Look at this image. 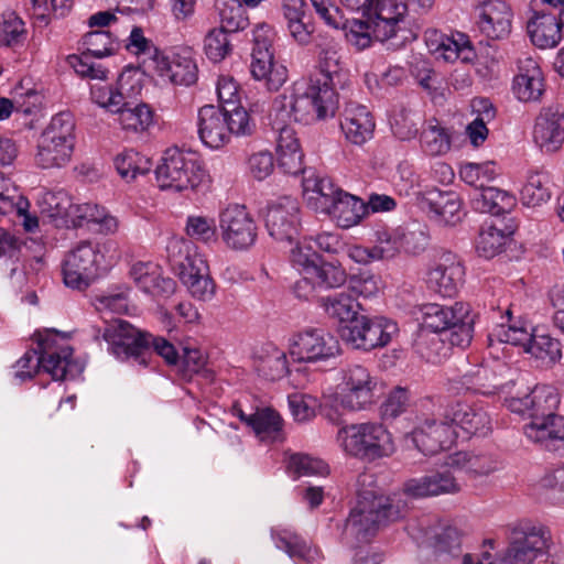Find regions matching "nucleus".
Wrapping results in <instances>:
<instances>
[{
    "label": "nucleus",
    "mask_w": 564,
    "mask_h": 564,
    "mask_svg": "<svg viewBox=\"0 0 564 564\" xmlns=\"http://www.w3.org/2000/svg\"><path fill=\"white\" fill-rule=\"evenodd\" d=\"M405 506L387 497L371 473H362L356 481V503L346 520L343 539L351 547L367 544L377 532L404 516Z\"/></svg>",
    "instance_id": "1"
},
{
    "label": "nucleus",
    "mask_w": 564,
    "mask_h": 564,
    "mask_svg": "<svg viewBox=\"0 0 564 564\" xmlns=\"http://www.w3.org/2000/svg\"><path fill=\"white\" fill-rule=\"evenodd\" d=\"M506 404L511 412L530 416L523 426L530 441L564 455V417L556 414L560 393L555 387L536 384L529 393L507 399Z\"/></svg>",
    "instance_id": "2"
},
{
    "label": "nucleus",
    "mask_w": 564,
    "mask_h": 564,
    "mask_svg": "<svg viewBox=\"0 0 564 564\" xmlns=\"http://www.w3.org/2000/svg\"><path fill=\"white\" fill-rule=\"evenodd\" d=\"M339 105L337 91L317 79L296 82L276 96L272 104V124H290L292 121L305 124L326 120L335 116Z\"/></svg>",
    "instance_id": "3"
},
{
    "label": "nucleus",
    "mask_w": 564,
    "mask_h": 564,
    "mask_svg": "<svg viewBox=\"0 0 564 564\" xmlns=\"http://www.w3.org/2000/svg\"><path fill=\"white\" fill-rule=\"evenodd\" d=\"M72 356L73 348L57 333L39 334L37 348L28 350L17 361L15 377L24 381L42 369L54 380L74 378L83 371V367Z\"/></svg>",
    "instance_id": "4"
},
{
    "label": "nucleus",
    "mask_w": 564,
    "mask_h": 564,
    "mask_svg": "<svg viewBox=\"0 0 564 564\" xmlns=\"http://www.w3.org/2000/svg\"><path fill=\"white\" fill-rule=\"evenodd\" d=\"M119 259L115 241L83 240L67 251L62 261L63 282L67 288L84 291Z\"/></svg>",
    "instance_id": "5"
},
{
    "label": "nucleus",
    "mask_w": 564,
    "mask_h": 564,
    "mask_svg": "<svg viewBox=\"0 0 564 564\" xmlns=\"http://www.w3.org/2000/svg\"><path fill=\"white\" fill-rule=\"evenodd\" d=\"M155 177L161 189L183 192L197 188L207 172L196 152L172 147L163 152Z\"/></svg>",
    "instance_id": "6"
},
{
    "label": "nucleus",
    "mask_w": 564,
    "mask_h": 564,
    "mask_svg": "<svg viewBox=\"0 0 564 564\" xmlns=\"http://www.w3.org/2000/svg\"><path fill=\"white\" fill-rule=\"evenodd\" d=\"M336 392L327 399L325 410L329 406L337 412L343 409L358 412L375 403L378 391V378L361 365H348L339 372Z\"/></svg>",
    "instance_id": "7"
},
{
    "label": "nucleus",
    "mask_w": 564,
    "mask_h": 564,
    "mask_svg": "<svg viewBox=\"0 0 564 564\" xmlns=\"http://www.w3.org/2000/svg\"><path fill=\"white\" fill-rule=\"evenodd\" d=\"M167 252L191 295L198 301H210L216 293V284L209 274L207 261L196 252L194 245L185 239H172Z\"/></svg>",
    "instance_id": "8"
},
{
    "label": "nucleus",
    "mask_w": 564,
    "mask_h": 564,
    "mask_svg": "<svg viewBox=\"0 0 564 564\" xmlns=\"http://www.w3.org/2000/svg\"><path fill=\"white\" fill-rule=\"evenodd\" d=\"M337 442L348 455L367 460L388 457L394 451L390 432L379 422L343 426L337 432Z\"/></svg>",
    "instance_id": "9"
},
{
    "label": "nucleus",
    "mask_w": 564,
    "mask_h": 564,
    "mask_svg": "<svg viewBox=\"0 0 564 564\" xmlns=\"http://www.w3.org/2000/svg\"><path fill=\"white\" fill-rule=\"evenodd\" d=\"M340 352L338 339L324 328L305 327L289 338V354L295 362L327 361Z\"/></svg>",
    "instance_id": "10"
},
{
    "label": "nucleus",
    "mask_w": 564,
    "mask_h": 564,
    "mask_svg": "<svg viewBox=\"0 0 564 564\" xmlns=\"http://www.w3.org/2000/svg\"><path fill=\"white\" fill-rule=\"evenodd\" d=\"M102 338L108 344V351L119 360H133L147 366L150 357V337L123 319L108 324Z\"/></svg>",
    "instance_id": "11"
},
{
    "label": "nucleus",
    "mask_w": 564,
    "mask_h": 564,
    "mask_svg": "<svg viewBox=\"0 0 564 564\" xmlns=\"http://www.w3.org/2000/svg\"><path fill=\"white\" fill-rule=\"evenodd\" d=\"M398 332L394 322L386 317L358 315L340 330L343 340L355 349L369 351L388 345Z\"/></svg>",
    "instance_id": "12"
},
{
    "label": "nucleus",
    "mask_w": 564,
    "mask_h": 564,
    "mask_svg": "<svg viewBox=\"0 0 564 564\" xmlns=\"http://www.w3.org/2000/svg\"><path fill=\"white\" fill-rule=\"evenodd\" d=\"M268 25L257 29L253 36L250 72L256 80H262L270 91L279 90L288 79V69L274 61L271 43L267 36Z\"/></svg>",
    "instance_id": "13"
},
{
    "label": "nucleus",
    "mask_w": 564,
    "mask_h": 564,
    "mask_svg": "<svg viewBox=\"0 0 564 564\" xmlns=\"http://www.w3.org/2000/svg\"><path fill=\"white\" fill-rule=\"evenodd\" d=\"M551 532L544 525H529L513 532L498 564H530L550 547Z\"/></svg>",
    "instance_id": "14"
},
{
    "label": "nucleus",
    "mask_w": 564,
    "mask_h": 564,
    "mask_svg": "<svg viewBox=\"0 0 564 564\" xmlns=\"http://www.w3.org/2000/svg\"><path fill=\"white\" fill-rule=\"evenodd\" d=\"M219 229L225 245L232 250H247L254 245L258 227L242 205L234 204L219 214Z\"/></svg>",
    "instance_id": "15"
},
{
    "label": "nucleus",
    "mask_w": 564,
    "mask_h": 564,
    "mask_svg": "<svg viewBox=\"0 0 564 564\" xmlns=\"http://www.w3.org/2000/svg\"><path fill=\"white\" fill-rule=\"evenodd\" d=\"M372 252L375 260H390L401 253L417 254L427 245L423 231H412L403 227L380 228L375 231Z\"/></svg>",
    "instance_id": "16"
},
{
    "label": "nucleus",
    "mask_w": 564,
    "mask_h": 564,
    "mask_svg": "<svg viewBox=\"0 0 564 564\" xmlns=\"http://www.w3.org/2000/svg\"><path fill=\"white\" fill-rule=\"evenodd\" d=\"M264 225L275 240L294 241L301 226L299 202L290 196L270 202L264 213Z\"/></svg>",
    "instance_id": "17"
},
{
    "label": "nucleus",
    "mask_w": 564,
    "mask_h": 564,
    "mask_svg": "<svg viewBox=\"0 0 564 564\" xmlns=\"http://www.w3.org/2000/svg\"><path fill=\"white\" fill-rule=\"evenodd\" d=\"M458 437V432L448 424L441 414V419H425L406 436L408 440L424 455H434L440 451L449 448Z\"/></svg>",
    "instance_id": "18"
},
{
    "label": "nucleus",
    "mask_w": 564,
    "mask_h": 564,
    "mask_svg": "<svg viewBox=\"0 0 564 564\" xmlns=\"http://www.w3.org/2000/svg\"><path fill=\"white\" fill-rule=\"evenodd\" d=\"M444 417L463 438L486 436L491 430V420L487 411L465 401L451 403L444 410Z\"/></svg>",
    "instance_id": "19"
},
{
    "label": "nucleus",
    "mask_w": 564,
    "mask_h": 564,
    "mask_svg": "<svg viewBox=\"0 0 564 564\" xmlns=\"http://www.w3.org/2000/svg\"><path fill=\"white\" fill-rule=\"evenodd\" d=\"M469 305L456 302L452 306L437 303L424 304L421 307L422 323L417 335V345L422 349L429 339V330L432 333L446 334L447 329L457 323L459 318L467 315Z\"/></svg>",
    "instance_id": "20"
},
{
    "label": "nucleus",
    "mask_w": 564,
    "mask_h": 564,
    "mask_svg": "<svg viewBox=\"0 0 564 564\" xmlns=\"http://www.w3.org/2000/svg\"><path fill=\"white\" fill-rule=\"evenodd\" d=\"M477 25L491 40H502L511 32L512 11L503 0H485L476 7Z\"/></svg>",
    "instance_id": "21"
},
{
    "label": "nucleus",
    "mask_w": 564,
    "mask_h": 564,
    "mask_svg": "<svg viewBox=\"0 0 564 564\" xmlns=\"http://www.w3.org/2000/svg\"><path fill=\"white\" fill-rule=\"evenodd\" d=\"M465 270L456 258L448 253L429 270L426 283L429 289L443 297H453L464 282Z\"/></svg>",
    "instance_id": "22"
},
{
    "label": "nucleus",
    "mask_w": 564,
    "mask_h": 564,
    "mask_svg": "<svg viewBox=\"0 0 564 564\" xmlns=\"http://www.w3.org/2000/svg\"><path fill=\"white\" fill-rule=\"evenodd\" d=\"M339 43L333 37H323L317 44L316 73L310 79H317L336 91L344 84L345 73L340 63Z\"/></svg>",
    "instance_id": "23"
},
{
    "label": "nucleus",
    "mask_w": 564,
    "mask_h": 564,
    "mask_svg": "<svg viewBox=\"0 0 564 564\" xmlns=\"http://www.w3.org/2000/svg\"><path fill=\"white\" fill-rule=\"evenodd\" d=\"M149 70L173 85L191 86L197 80V66L194 59L180 54L169 57L162 52L149 63Z\"/></svg>",
    "instance_id": "24"
},
{
    "label": "nucleus",
    "mask_w": 564,
    "mask_h": 564,
    "mask_svg": "<svg viewBox=\"0 0 564 564\" xmlns=\"http://www.w3.org/2000/svg\"><path fill=\"white\" fill-rule=\"evenodd\" d=\"M532 137L542 152L552 153L564 143V112L543 109L535 119Z\"/></svg>",
    "instance_id": "25"
},
{
    "label": "nucleus",
    "mask_w": 564,
    "mask_h": 564,
    "mask_svg": "<svg viewBox=\"0 0 564 564\" xmlns=\"http://www.w3.org/2000/svg\"><path fill=\"white\" fill-rule=\"evenodd\" d=\"M197 132L200 141L210 149H219L229 142V128L223 108L206 105L198 110Z\"/></svg>",
    "instance_id": "26"
},
{
    "label": "nucleus",
    "mask_w": 564,
    "mask_h": 564,
    "mask_svg": "<svg viewBox=\"0 0 564 564\" xmlns=\"http://www.w3.org/2000/svg\"><path fill=\"white\" fill-rule=\"evenodd\" d=\"M272 128L278 132L276 154L279 169L290 175L305 173L303 166L304 154L295 130L290 124H280L279 122L273 123Z\"/></svg>",
    "instance_id": "27"
},
{
    "label": "nucleus",
    "mask_w": 564,
    "mask_h": 564,
    "mask_svg": "<svg viewBox=\"0 0 564 564\" xmlns=\"http://www.w3.org/2000/svg\"><path fill=\"white\" fill-rule=\"evenodd\" d=\"M403 490L408 496L414 498H426L456 494L460 490V487L452 473L449 470H444L409 479L404 482Z\"/></svg>",
    "instance_id": "28"
},
{
    "label": "nucleus",
    "mask_w": 564,
    "mask_h": 564,
    "mask_svg": "<svg viewBox=\"0 0 564 564\" xmlns=\"http://www.w3.org/2000/svg\"><path fill=\"white\" fill-rule=\"evenodd\" d=\"M340 127L350 143L361 145L371 139L375 120L366 106L349 102L345 108Z\"/></svg>",
    "instance_id": "29"
},
{
    "label": "nucleus",
    "mask_w": 564,
    "mask_h": 564,
    "mask_svg": "<svg viewBox=\"0 0 564 564\" xmlns=\"http://www.w3.org/2000/svg\"><path fill=\"white\" fill-rule=\"evenodd\" d=\"M129 274L135 285L144 293L169 295L175 290V281L162 276L161 268L154 262H135L131 265Z\"/></svg>",
    "instance_id": "30"
},
{
    "label": "nucleus",
    "mask_w": 564,
    "mask_h": 564,
    "mask_svg": "<svg viewBox=\"0 0 564 564\" xmlns=\"http://www.w3.org/2000/svg\"><path fill=\"white\" fill-rule=\"evenodd\" d=\"M424 202L437 223L455 226L462 220V202L455 192L432 189L425 194Z\"/></svg>",
    "instance_id": "31"
},
{
    "label": "nucleus",
    "mask_w": 564,
    "mask_h": 564,
    "mask_svg": "<svg viewBox=\"0 0 564 564\" xmlns=\"http://www.w3.org/2000/svg\"><path fill=\"white\" fill-rule=\"evenodd\" d=\"M372 8L375 9L372 17L379 24L378 36L393 37L406 17L408 2L405 0H373Z\"/></svg>",
    "instance_id": "32"
},
{
    "label": "nucleus",
    "mask_w": 564,
    "mask_h": 564,
    "mask_svg": "<svg viewBox=\"0 0 564 564\" xmlns=\"http://www.w3.org/2000/svg\"><path fill=\"white\" fill-rule=\"evenodd\" d=\"M513 91L521 101L539 100L544 91L542 70L532 58L520 62L519 74L513 80Z\"/></svg>",
    "instance_id": "33"
},
{
    "label": "nucleus",
    "mask_w": 564,
    "mask_h": 564,
    "mask_svg": "<svg viewBox=\"0 0 564 564\" xmlns=\"http://www.w3.org/2000/svg\"><path fill=\"white\" fill-rule=\"evenodd\" d=\"M253 365L259 376L272 381L289 372L286 354L272 343H267L254 351Z\"/></svg>",
    "instance_id": "34"
},
{
    "label": "nucleus",
    "mask_w": 564,
    "mask_h": 564,
    "mask_svg": "<svg viewBox=\"0 0 564 564\" xmlns=\"http://www.w3.org/2000/svg\"><path fill=\"white\" fill-rule=\"evenodd\" d=\"M271 536L275 546L295 561L313 562L318 557V551L290 528H273Z\"/></svg>",
    "instance_id": "35"
},
{
    "label": "nucleus",
    "mask_w": 564,
    "mask_h": 564,
    "mask_svg": "<svg viewBox=\"0 0 564 564\" xmlns=\"http://www.w3.org/2000/svg\"><path fill=\"white\" fill-rule=\"evenodd\" d=\"M324 213L332 216L339 227L350 228L366 216L367 206L360 198L344 192Z\"/></svg>",
    "instance_id": "36"
},
{
    "label": "nucleus",
    "mask_w": 564,
    "mask_h": 564,
    "mask_svg": "<svg viewBox=\"0 0 564 564\" xmlns=\"http://www.w3.org/2000/svg\"><path fill=\"white\" fill-rule=\"evenodd\" d=\"M527 29L532 43L540 48L555 47L562 40L557 18L553 14L535 13Z\"/></svg>",
    "instance_id": "37"
},
{
    "label": "nucleus",
    "mask_w": 564,
    "mask_h": 564,
    "mask_svg": "<svg viewBox=\"0 0 564 564\" xmlns=\"http://www.w3.org/2000/svg\"><path fill=\"white\" fill-rule=\"evenodd\" d=\"M378 25L370 12L366 13L365 17L362 15V18L348 20L345 24L343 23L341 26L346 29L348 43L356 47V50L362 51L370 47L375 40L384 42L390 39L378 36Z\"/></svg>",
    "instance_id": "38"
},
{
    "label": "nucleus",
    "mask_w": 564,
    "mask_h": 564,
    "mask_svg": "<svg viewBox=\"0 0 564 564\" xmlns=\"http://www.w3.org/2000/svg\"><path fill=\"white\" fill-rule=\"evenodd\" d=\"M421 149L430 156L446 154L452 147V131L436 119L429 120L422 128Z\"/></svg>",
    "instance_id": "39"
},
{
    "label": "nucleus",
    "mask_w": 564,
    "mask_h": 564,
    "mask_svg": "<svg viewBox=\"0 0 564 564\" xmlns=\"http://www.w3.org/2000/svg\"><path fill=\"white\" fill-rule=\"evenodd\" d=\"M446 466L471 477L487 476L498 469V463L491 456L469 452L454 453L447 458Z\"/></svg>",
    "instance_id": "40"
},
{
    "label": "nucleus",
    "mask_w": 564,
    "mask_h": 564,
    "mask_svg": "<svg viewBox=\"0 0 564 564\" xmlns=\"http://www.w3.org/2000/svg\"><path fill=\"white\" fill-rule=\"evenodd\" d=\"M302 184L307 200L310 203L315 200L316 209H321L323 213L344 193L328 177L304 176Z\"/></svg>",
    "instance_id": "41"
},
{
    "label": "nucleus",
    "mask_w": 564,
    "mask_h": 564,
    "mask_svg": "<svg viewBox=\"0 0 564 564\" xmlns=\"http://www.w3.org/2000/svg\"><path fill=\"white\" fill-rule=\"evenodd\" d=\"M514 204V197L497 187L487 186L475 191L471 206L476 212L500 215L508 212Z\"/></svg>",
    "instance_id": "42"
},
{
    "label": "nucleus",
    "mask_w": 564,
    "mask_h": 564,
    "mask_svg": "<svg viewBox=\"0 0 564 564\" xmlns=\"http://www.w3.org/2000/svg\"><path fill=\"white\" fill-rule=\"evenodd\" d=\"M506 315L507 324L501 323L492 330L489 335L490 341L496 339L499 343L521 346L527 352V348H529L534 336L533 327L525 322L512 323L511 311L509 308L506 311Z\"/></svg>",
    "instance_id": "43"
},
{
    "label": "nucleus",
    "mask_w": 564,
    "mask_h": 564,
    "mask_svg": "<svg viewBox=\"0 0 564 564\" xmlns=\"http://www.w3.org/2000/svg\"><path fill=\"white\" fill-rule=\"evenodd\" d=\"M121 128L129 132H144L154 122V113L151 107L144 102L133 105L127 98L122 108L115 112Z\"/></svg>",
    "instance_id": "44"
},
{
    "label": "nucleus",
    "mask_w": 564,
    "mask_h": 564,
    "mask_svg": "<svg viewBox=\"0 0 564 564\" xmlns=\"http://www.w3.org/2000/svg\"><path fill=\"white\" fill-rule=\"evenodd\" d=\"M318 305L329 318L348 324L358 316L360 307L356 299L347 292L319 297Z\"/></svg>",
    "instance_id": "45"
},
{
    "label": "nucleus",
    "mask_w": 564,
    "mask_h": 564,
    "mask_svg": "<svg viewBox=\"0 0 564 564\" xmlns=\"http://www.w3.org/2000/svg\"><path fill=\"white\" fill-rule=\"evenodd\" d=\"M74 147L41 135L35 155L36 164L42 169L61 167L72 156Z\"/></svg>",
    "instance_id": "46"
},
{
    "label": "nucleus",
    "mask_w": 564,
    "mask_h": 564,
    "mask_svg": "<svg viewBox=\"0 0 564 564\" xmlns=\"http://www.w3.org/2000/svg\"><path fill=\"white\" fill-rule=\"evenodd\" d=\"M124 74L119 77L118 86L101 85L100 83L90 86V99L94 104L108 112H118L124 105Z\"/></svg>",
    "instance_id": "47"
},
{
    "label": "nucleus",
    "mask_w": 564,
    "mask_h": 564,
    "mask_svg": "<svg viewBox=\"0 0 564 564\" xmlns=\"http://www.w3.org/2000/svg\"><path fill=\"white\" fill-rule=\"evenodd\" d=\"M206 356L198 348L184 347L183 355L178 357L177 372L185 380H191L194 375H200L206 380L214 379V371L206 368Z\"/></svg>",
    "instance_id": "48"
},
{
    "label": "nucleus",
    "mask_w": 564,
    "mask_h": 564,
    "mask_svg": "<svg viewBox=\"0 0 564 564\" xmlns=\"http://www.w3.org/2000/svg\"><path fill=\"white\" fill-rule=\"evenodd\" d=\"M551 197L550 178L544 172H532L521 189V200L529 207L540 206Z\"/></svg>",
    "instance_id": "49"
},
{
    "label": "nucleus",
    "mask_w": 564,
    "mask_h": 564,
    "mask_svg": "<svg viewBox=\"0 0 564 564\" xmlns=\"http://www.w3.org/2000/svg\"><path fill=\"white\" fill-rule=\"evenodd\" d=\"M37 207L42 217L50 220H66L67 213L70 208L69 195L61 191H46L37 198Z\"/></svg>",
    "instance_id": "50"
},
{
    "label": "nucleus",
    "mask_w": 564,
    "mask_h": 564,
    "mask_svg": "<svg viewBox=\"0 0 564 564\" xmlns=\"http://www.w3.org/2000/svg\"><path fill=\"white\" fill-rule=\"evenodd\" d=\"M252 417L249 419L251 427L262 441L273 442L279 440L282 430V417L276 411L270 408L258 409L252 413Z\"/></svg>",
    "instance_id": "51"
},
{
    "label": "nucleus",
    "mask_w": 564,
    "mask_h": 564,
    "mask_svg": "<svg viewBox=\"0 0 564 564\" xmlns=\"http://www.w3.org/2000/svg\"><path fill=\"white\" fill-rule=\"evenodd\" d=\"M115 165L120 176L127 182L149 173L152 166L147 156L134 150H127L117 155Z\"/></svg>",
    "instance_id": "52"
},
{
    "label": "nucleus",
    "mask_w": 564,
    "mask_h": 564,
    "mask_svg": "<svg viewBox=\"0 0 564 564\" xmlns=\"http://www.w3.org/2000/svg\"><path fill=\"white\" fill-rule=\"evenodd\" d=\"M308 276L313 278L318 289H334L341 286L347 279L345 270L335 263L319 259L316 265L308 268Z\"/></svg>",
    "instance_id": "53"
},
{
    "label": "nucleus",
    "mask_w": 564,
    "mask_h": 564,
    "mask_svg": "<svg viewBox=\"0 0 564 564\" xmlns=\"http://www.w3.org/2000/svg\"><path fill=\"white\" fill-rule=\"evenodd\" d=\"M527 354L545 365H554L562 358L561 343L547 334H534Z\"/></svg>",
    "instance_id": "54"
},
{
    "label": "nucleus",
    "mask_w": 564,
    "mask_h": 564,
    "mask_svg": "<svg viewBox=\"0 0 564 564\" xmlns=\"http://www.w3.org/2000/svg\"><path fill=\"white\" fill-rule=\"evenodd\" d=\"M220 26L227 33H236L249 25V20L242 3L238 0H227L219 8Z\"/></svg>",
    "instance_id": "55"
},
{
    "label": "nucleus",
    "mask_w": 564,
    "mask_h": 564,
    "mask_svg": "<svg viewBox=\"0 0 564 564\" xmlns=\"http://www.w3.org/2000/svg\"><path fill=\"white\" fill-rule=\"evenodd\" d=\"M497 175L495 162L466 163L460 166L459 176L468 185L474 186L476 191L482 189L487 183L491 182Z\"/></svg>",
    "instance_id": "56"
},
{
    "label": "nucleus",
    "mask_w": 564,
    "mask_h": 564,
    "mask_svg": "<svg viewBox=\"0 0 564 564\" xmlns=\"http://www.w3.org/2000/svg\"><path fill=\"white\" fill-rule=\"evenodd\" d=\"M435 553L440 561L458 560L462 555V533L454 527H446L436 534Z\"/></svg>",
    "instance_id": "57"
},
{
    "label": "nucleus",
    "mask_w": 564,
    "mask_h": 564,
    "mask_svg": "<svg viewBox=\"0 0 564 564\" xmlns=\"http://www.w3.org/2000/svg\"><path fill=\"white\" fill-rule=\"evenodd\" d=\"M288 469L295 478L302 476H325L328 474V465L325 462L302 453L290 456Z\"/></svg>",
    "instance_id": "58"
},
{
    "label": "nucleus",
    "mask_w": 564,
    "mask_h": 564,
    "mask_svg": "<svg viewBox=\"0 0 564 564\" xmlns=\"http://www.w3.org/2000/svg\"><path fill=\"white\" fill-rule=\"evenodd\" d=\"M508 240L509 236L496 226L482 228L477 239V252L479 256L490 259L503 250Z\"/></svg>",
    "instance_id": "59"
},
{
    "label": "nucleus",
    "mask_w": 564,
    "mask_h": 564,
    "mask_svg": "<svg viewBox=\"0 0 564 564\" xmlns=\"http://www.w3.org/2000/svg\"><path fill=\"white\" fill-rule=\"evenodd\" d=\"M421 120L422 117L419 112L402 108L392 117V132L400 140H412L419 132V124Z\"/></svg>",
    "instance_id": "60"
},
{
    "label": "nucleus",
    "mask_w": 564,
    "mask_h": 564,
    "mask_svg": "<svg viewBox=\"0 0 564 564\" xmlns=\"http://www.w3.org/2000/svg\"><path fill=\"white\" fill-rule=\"evenodd\" d=\"M74 130L75 121L73 115L70 112H59L51 119L48 127L42 135L74 147Z\"/></svg>",
    "instance_id": "61"
},
{
    "label": "nucleus",
    "mask_w": 564,
    "mask_h": 564,
    "mask_svg": "<svg viewBox=\"0 0 564 564\" xmlns=\"http://www.w3.org/2000/svg\"><path fill=\"white\" fill-rule=\"evenodd\" d=\"M24 22L15 12L9 11L2 14L0 21V46H14L25 39Z\"/></svg>",
    "instance_id": "62"
},
{
    "label": "nucleus",
    "mask_w": 564,
    "mask_h": 564,
    "mask_svg": "<svg viewBox=\"0 0 564 564\" xmlns=\"http://www.w3.org/2000/svg\"><path fill=\"white\" fill-rule=\"evenodd\" d=\"M90 53L83 52L80 55L68 56V63L76 74L83 78L106 80L108 70L100 63H96Z\"/></svg>",
    "instance_id": "63"
},
{
    "label": "nucleus",
    "mask_w": 564,
    "mask_h": 564,
    "mask_svg": "<svg viewBox=\"0 0 564 564\" xmlns=\"http://www.w3.org/2000/svg\"><path fill=\"white\" fill-rule=\"evenodd\" d=\"M204 50L210 61L215 63L223 61L231 52L228 33L219 28L210 30L205 36Z\"/></svg>",
    "instance_id": "64"
}]
</instances>
